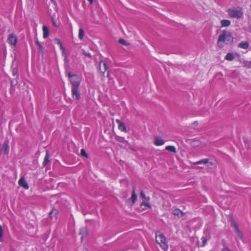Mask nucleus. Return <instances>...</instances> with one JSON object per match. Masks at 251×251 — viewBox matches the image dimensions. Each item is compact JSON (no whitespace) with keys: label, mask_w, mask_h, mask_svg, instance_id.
<instances>
[{"label":"nucleus","mask_w":251,"mask_h":251,"mask_svg":"<svg viewBox=\"0 0 251 251\" xmlns=\"http://www.w3.org/2000/svg\"><path fill=\"white\" fill-rule=\"evenodd\" d=\"M233 39L230 32L224 30L219 36L217 42L218 45L222 48L225 44H228L232 43Z\"/></svg>","instance_id":"f257e3e1"},{"label":"nucleus","mask_w":251,"mask_h":251,"mask_svg":"<svg viewBox=\"0 0 251 251\" xmlns=\"http://www.w3.org/2000/svg\"><path fill=\"white\" fill-rule=\"evenodd\" d=\"M156 241L160 247L164 251L167 250L168 245L165 236L161 232L158 231L156 233Z\"/></svg>","instance_id":"f03ea898"},{"label":"nucleus","mask_w":251,"mask_h":251,"mask_svg":"<svg viewBox=\"0 0 251 251\" xmlns=\"http://www.w3.org/2000/svg\"><path fill=\"white\" fill-rule=\"evenodd\" d=\"M227 13L230 17L237 19L241 18L243 15V9L240 7L230 8L228 9Z\"/></svg>","instance_id":"7ed1b4c3"},{"label":"nucleus","mask_w":251,"mask_h":251,"mask_svg":"<svg viewBox=\"0 0 251 251\" xmlns=\"http://www.w3.org/2000/svg\"><path fill=\"white\" fill-rule=\"evenodd\" d=\"M68 77L72 84V87H78L80 83V78L75 75H71L70 73L68 74Z\"/></svg>","instance_id":"20e7f679"},{"label":"nucleus","mask_w":251,"mask_h":251,"mask_svg":"<svg viewBox=\"0 0 251 251\" xmlns=\"http://www.w3.org/2000/svg\"><path fill=\"white\" fill-rule=\"evenodd\" d=\"M18 38L17 36L14 33L10 34L7 38V42L8 44L15 47L17 44Z\"/></svg>","instance_id":"39448f33"},{"label":"nucleus","mask_w":251,"mask_h":251,"mask_svg":"<svg viewBox=\"0 0 251 251\" xmlns=\"http://www.w3.org/2000/svg\"><path fill=\"white\" fill-rule=\"evenodd\" d=\"M78 87H72L71 92L73 98L76 100H78L80 99V94L78 91Z\"/></svg>","instance_id":"423d86ee"},{"label":"nucleus","mask_w":251,"mask_h":251,"mask_svg":"<svg viewBox=\"0 0 251 251\" xmlns=\"http://www.w3.org/2000/svg\"><path fill=\"white\" fill-rule=\"evenodd\" d=\"M190 144L193 147H202L205 146L204 143L196 139H194L191 141Z\"/></svg>","instance_id":"0eeeda50"},{"label":"nucleus","mask_w":251,"mask_h":251,"mask_svg":"<svg viewBox=\"0 0 251 251\" xmlns=\"http://www.w3.org/2000/svg\"><path fill=\"white\" fill-rule=\"evenodd\" d=\"M19 185L25 190L29 188V186L24 177H22L18 181Z\"/></svg>","instance_id":"6e6552de"},{"label":"nucleus","mask_w":251,"mask_h":251,"mask_svg":"<svg viewBox=\"0 0 251 251\" xmlns=\"http://www.w3.org/2000/svg\"><path fill=\"white\" fill-rule=\"evenodd\" d=\"M107 68L106 63L103 61H100L99 63V70L100 72L104 75Z\"/></svg>","instance_id":"1a4fd4ad"},{"label":"nucleus","mask_w":251,"mask_h":251,"mask_svg":"<svg viewBox=\"0 0 251 251\" xmlns=\"http://www.w3.org/2000/svg\"><path fill=\"white\" fill-rule=\"evenodd\" d=\"M9 151V148L7 143L5 142L0 150V151L1 153L7 155L8 154Z\"/></svg>","instance_id":"9d476101"},{"label":"nucleus","mask_w":251,"mask_h":251,"mask_svg":"<svg viewBox=\"0 0 251 251\" xmlns=\"http://www.w3.org/2000/svg\"><path fill=\"white\" fill-rule=\"evenodd\" d=\"M154 143L156 146H161L165 143V141L160 137H156L154 139Z\"/></svg>","instance_id":"9b49d317"},{"label":"nucleus","mask_w":251,"mask_h":251,"mask_svg":"<svg viewBox=\"0 0 251 251\" xmlns=\"http://www.w3.org/2000/svg\"><path fill=\"white\" fill-rule=\"evenodd\" d=\"M116 122L118 125V128L119 130L125 132H126V126L123 123H122L120 120L118 119L116 120Z\"/></svg>","instance_id":"f8f14e48"},{"label":"nucleus","mask_w":251,"mask_h":251,"mask_svg":"<svg viewBox=\"0 0 251 251\" xmlns=\"http://www.w3.org/2000/svg\"><path fill=\"white\" fill-rule=\"evenodd\" d=\"M209 238H210V237H209V235L202 237L201 238V242H199V243H198L199 245L201 247L204 246L206 244L207 240L209 239Z\"/></svg>","instance_id":"ddd939ff"},{"label":"nucleus","mask_w":251,"mask_h":251,"mask_svg":"<svg viewBox=\"0 0 251 251\" xmlns=\"http://www.w3.org/2000/svg\"><path fill=\"white\" fill-rule=\"evenodd\" d=\"M172 214L174 215L177 216L178 217H181L183 216V212L179 209H175L172 211Z\"/></svg>","instance_id":"4468645a"},{"label":"nucleus","mask_w":251,"mask_h":251,"mask_svg":"<svg viewBox=\"0 0 251 251\" xmlns=\"http://www.w3.org/2000/svg\"><path fill=\"white\" fill-rule=\"evenodd\" d=\"M232 225H233V227L234 228L235 231L237 234V235H238V237L240 238V239H242V238H243V234L239 230L237 225L236 224H233Z\"/></svg>","instance_id":"2eb2a0df"},{"label":"nucleus","mask_w":251,"mask_h":251,"mask_svg":"<svg viewBox=\"0 0 251 251\" xmlns=\"http://www.w3.org/2000/svg\"><path fill=\"white\" fill-rule=\"evenodd\" d=\"M249 46V44L247 41L242 42L238 45V47L244 49H248Z\"/></svg>","instance_id":"dca6fc26"},{"label":"nucleus","mask_w":251,"mask_h":251,"mask_svg":"<svg viewBox=\"0 0 251 251\" xmlns=\"http://www.w3.org/2000/svg\"><path fill=\"white\" fill-rule=\"evenodd\" d=\"M221 23L222 27L228 26L230 25V21L228 20H223Z\"/></svg>","instance_id":"f3484780"},{"label":"nucleus","mask_w":251,"mask_h":251,"mask_svg":"<svg viewBox=\"0 0 251 251\" xmlns=\"http://www.w3.org/2000/svg\"><path fill=\"white\" fill-rule=\"evenodd\" d=\"M43 38H46L48 37L49 34V29L48 27L46 26H43Z\"/></svg>","instance_id":"a211bd4d"},{"label":"nucleus","mask_w":251,"mask_h":251,"mask_svg":"<svg viewBox=\"0 0 251 251\" xmlns=\"http://www.w3.org/2000/svg\"><path fill=\"white\" fill-rule=\"evenodd\" d=\"M166 150L168 151H172L174 153H176V148L175 146H166V148H165Z\"/></svg>","instance_id":"6ab92c4d"},{"label":"nucleus","mask_w":251,"mask_h":251,"mask_svg":"<svg viewBox=\"0 0 251 251\" xmlns=\"http://www.w3.org/2000/svg\"><path fill=\"white\" fill-rule=\"evenodd\" d=\"M141 206L142 207L143 209L146 210L150 207V204L148 202L143 201L142 202Z\"/></svg>","instance_id":"aec40b11"},{"label":"nucleus","mask_w":251,"mask_h":251,"mask_svg":"<svg viewBox=\"0 0 251 251\" xmlns=\"http://www.w3.org/2000/svg\"><path fill=\"white\" fill-rule=\"evenodd\" d=\"M116 140L119 142L122 143H125L126 144H127V141L126 140L124 137L117 136L116 137Z\"/></svg>","instance_id":"412c9836"},{"label":"nucleus","mask_w":251,"mask_h":251,"mask_svg":"<svg viewBox=\"0 0 251 251\" xmlns=\"http://www.w3.org/2000/svg\"><path fill=\"white\" fill-rule=\"evenodd\" d=\"M234 58V55L231 53H228L225 57V59L228 61H232Z\"/></svg>","instance_id":"4be33fe9"},{"label":"nucleus","mask_w":251,"mask_h":251,"mask_svg":"<svg viewBox=\"0 0 251 251\" xmlns=\"http://www.w3.org/2000/svg\"><path fill=\"white\" fill-rule=\"evenodd\" d=\"M49 161V155L48 151H46V154L43 162V165L45 166Z\"/></svg>","instance_id":"5701e85b"},{"label":"nucleus","mask_w":251,"mask_h":251,"mask_svg":"<svg viewBox=\"0 0 251 251\" xmlns=\"http://www.w3.org/2000/svg\"><path fill=\"white\" fill-rule=\"evenodd\" d=\"M137 196L135 193V190L133 189L132 193V196H131V200L132 201V202L134 203L136 201H137Z\"/></svg>","instance_id":"b1692460"},{"label":"nucleus","mask_w":251,"mask_h":251,"mask_svg":"<svg viewBox=\"0 0 251 251\" xmlns=\"http://www.w3.org/2000/svg\"><path fill=\"white\" fill-rule=\"evenodd\" d=\"M206 163H207V159H203L199 161L196 162L194 163V164L195 165H199L201 164H205Z\"/></svg>","instance_id":"393cba45"},{"label":"nucleus","mask_w":251,"mask_h":251,"mask_svg":"<svg viewBox=\"0 0 251 251\" xmlns=\"http://www.w3.org/2000/svg\"><path fill=\"white\" fill-rule=\"evenodd\" d=\"M84 31L82 28H79L78 32V38L79 39L82 40L84 37Z\"/></svg>","instance_id":"a878e982"},{"label":"nucleus","mask_w":251,"mask_h":251,"mask_svg":"<svg viewBox=\"0 0 251 251\" xmlns=\"http://www.w3.org/2000/svg\"><path fill=\"white\" fill-rule=\"evenodd\" d=\"M140 197L143 198V199H144L147 201H149L150 200V198L149 197H146V195L145 194H144V192L143 191H141V193H140Z\"/></svg>","instance_id":"bb28decb"},{"label":"nucleus","mask_w":251,"mask_h":251,"mask_svg":"<svg viewBox=\"0 0 251 251\" xmlns=\"http://www.w3.org/2000/svg\"><path fill=\"white\" fill-rule=\"evenodd\" d=\"M3 230L2 228V226L0 225V242H1L3 241Z\"/></svg>","instance_id":"cd10ccee"},{"label":"nucleus","mask_w":251,"mask_h":251,"mask_svg":"<svg viewBox=\"0 0 251 251\" xmlns=\"http://www.w3.org/2000/svg\"><path fill=\"white\" fill-rule=\"evenodd\" d=\"M35 44L38 46L39 49L41 51H43V48L39 41L37 40L35 42Z\"/></svg>","instance_id":"c85d7f7f"},{"label":"nucleus","mask_w":251,"mask_h":251,"mask_svg":"<svg viewBox=\"0 0 251 251\" xmlns=\"http://www.w3.org/2000/svg\"><path fill=\"white\" fill-rule=\"evenodd\" d=\"M206 166L208 168H211L212 166L214 165V163L209 160V159H207V163L205 164Z\"/></svg>","instance_id":"c756f323"},{"label":"nucleus","mask_w":251,"mask_h":251,"mask_svg":"<svg viewBox=\"0 0 251 251\" xmlns=\"http://www.w3.org/2000/svg\"><path fill=\"white\" fill-rule=\"evenodd\" d=\"M55 41H56V43L59 46L60 49H61V48L63 49V48L64 47L63 46L62 43L61 42V41L59 39H56Z\"/></svg>","instance_id":"7c9ffc66"},{"label":"nucleus","mask_w":251,"mask_h":251,"mask_svg":"<svg viewBox=\"0 0 251 251\" xmlns=\"http://www.w3.org/2000/svg\"><path fill=\"white\" fill-rule=\"evenodd\" d=\"M80 154L82 156L85 157H87V154L86 152H85V151H84V150H83V149L81 150Z\"/></svg>","instance_id":"2f4dec72"},{"label":"nucleus","mask_w":251,"mask_h":251,"mask_svg":"<svg viewBox=\"0 0 251 251\" xmlns=\"http://www.w3.org/2000/svg\"><path fill=\"white\" fill-rule=\"evenodd\" d=\"M57 213V211L56 210H52L50 213V216L51 217L53 214L56 215Z\"/></svg>","instance_id":"473e14b6"},{"label":"nucleus","mask_w":251,"mask_h":251,"mask_svg":"<svg viewBox=\"0 0 251 251\" xmlns=\"http://www.w3.org/2000/svg\"><path fill=\"white\" fill-rule=\"evenodd\" d=\"M18 74V70L17 68H13L12 69V74L13 75H16Z\"/></svg>","instance_id":"72a5a7b5"},{"label":"nucleus","mask_w":251,"mask_h":251,"mask_svg":"<svg viewBox=\"0 0 251 251\" xmlns=\"http://www.w3.org/2000/svg\"><path fill=\"white\" fill-rule=\"evenodd\" d=\"M82 51H83V54L85 55V56H87L89 57H91V54L89 53V52H86L85 50H82Z\"/></svg>","instance_id":"f704fd0d"},{"label":"nucleus","mask_w":251,"mask_h":251,"mask_svg":"<svg viewBox=\"0 0 251 251\" xmlns=\"http://www.w3.org/2000/svg\"><path fill=\"white\" fill-rule=\"evenodd\" d=\"M61 50H62V55L63 56H65L66 57V51H65V48L63 47V49L62 48H61L60 49Z\"/></svg>","instance_id":"c9c22d12"},{"label":"nucleus","mask_w":251,"mask_h":251,"mask_svg":"<svg viewBox=\"0 0 251 251\" xmlns=\"http://www.w3.org/2000/svg\"><path fill=\"white\" fill-rule=\"evenodd\" d=\"M129 146V143L127 142V144H126L125 143H122L121 145V147L124 148H126Z\"/></svg>","instance_id":"e433bc0d"},{"label":"nucleus","mask_w":251,"mask_h":251,"mask_svg":"<svg viewBox=\"0 0 251 251\" xmlns=\"http://www.w3.org/2000/svg\"><path fill=\"white\" fill-rule=\"evenodd\" d=\"M119 42L121 44L125 45H127L126 41L124 39H120Z\"/></svg>","instance_id":"4c0bfd02"},{"label":"nucleus","mask_w":251,"mask_h":251,"mask_svg":"<svg viewBox=\"0 0 251 251\" xmlns=\"http://www.w3.org/2000/svg\"><path fill=\"white\" fill-rule=\"evenodd\" d=\"M85 232H86V229H84H84H81L80 230V234H83L84 235Z\"/></svg>","instance_id":"58836bf2"},{"label":"nucleus","mask_w":251,"mask_h":251,"mask_svg":"<svg viewBox=\"0 0 251 251\" xmlns=\"http://www.w3.org/2000/svg\"><path fill=\"white\" fill-rule=\"evenodd\" d=\"M222 251H230L228 248H224Z\"/></svg>","instance_id":"ea45409f"},{"label":"nucleus","mask_w":251,"mask_h":251,"mask_svg":"<svg viewBox=\"0 0 251 251\" xmlns=\"http://www.w3.org/2000/svg\"><path fill=\"white\" fill-rule=\"evenodd\" d=\"M51 1H52V2L54 4V5H56V2L54 0H51Z\"/></svg>","instance_id":"a19ab883"},{"label":"nucleus","mask_w":251,"mask_h":251,"mask_svg":"<svg viewBox=\"0 0 251 251\" xmlns=\"http://www.w3.org/2000/svg\"><path fill=\"white\" fill-rule=\"evenodd\" d=\"M88 1L90 3V4H92L94 0H88Z\"/></svg>","instance_id":"79ce46f5"},{"label":"nucleus","mask_w":251,"mask_h":251,"mask_svg":"<svg viewBox=\"0 0 251 251\" xmlns=\"http://www.w3.org/2000/svg\"><path fill=\"white\" fill-rule=\"evenodd\" d=\"M52 23H53V25L55 26H56V25L55 24V23L54 22L53 19L52 20Z\"/></svg>","instance_id":"37998d69"},{"label":"nucleus","mask_w":251,"mask_h":251,"mask_svg":"<svg viewBox=\"0 0 251 251\" xmlns=\"http://www.w3.org/2000/svg\"><path fill=\"white\" fill-rule=\"evenodd\" d=\"M108 76H109V73L108 72L107 74V77H108Z\"/></svg>","instance_id":"c03bdc74"},{"label":"nucleus","mask_w":251,"mask_h":251,"mask_svg":"<svg viewBox=\"0 0 251 251\" xmlns=\"http://www.w3.org/2000/svg\"><path fill=\"white\" fill-rule=\"evenodd\" d=\"M194 124H195V125H198V123H197V122H195V123H194Z\"/></svg>","instance_id":"a18cd8bd"}]
</instances>
